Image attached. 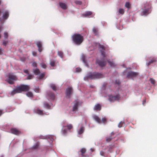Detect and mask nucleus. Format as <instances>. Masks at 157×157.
<instances>
[{"mask_svg": "<svg viewBox=\"0 0 157 157\" xmlns=\"http://www.w3.org/2000/svg\"><path fill=\"white\" fill-rule=\"evenodd\" d=\"M29 86L28 85H21L13 90L11 92V94L12 95H13L15 94L21 93L22 91H27L29 90Z\"/></svg>", "mask_w": 157, "mask_h": 157, "instance_id": "nucleus-1", "label": "nucleus"}, {"mask_svg": "<svg viewBox=\"0 0 157 157\" xmlns=\"http://www.w3.org/2000/svg\"><path fill=\"white\" fill-rule=\"evenodd\" d=\"M74 42L77 44H80L83 40L82 36L80 34H76L72 36Z\"/></svg>", "mask_w": 157, "mask_h": 157, "instance_id": "nucleus-2", "label": "nucleus"}, {"mask_svg": "<svg viewBox=\"0 0 157 157\" xmlns=\"http://www.w3.org/2000/svg\"><path fill=\"white\" fill-rule=\"evenodd\" d=\"M102 77V75L101 74L97 73H91L89 74L86 77H85L84 79L86 80V78H87L90 79L99 78Z\"/></svg>", "mask_w": 157, "mask_h": 157, "instance_id": "nucleus-3", "label": "nucleus"}, {"mask_svg": "<svg viewBox=\"0 0 157 157\" xmlns=\"http://www.w3.org/2000/svg\"><path fill=\"white\" fill-rule=\"evenodd\" d=\"M17 79V77L13 73H10L8 75V78L6 79V81L10 84H13L14 81Z\"/></svg>", "mask_w": 157, "mask_h": 157, "instance_id": "nucleus-4", "label": "nucleus"}, {"mask_svg": "<svg viewBox=\"0 0 157 157\" xmlns=\"http://www.w3.org/2000/svg\"><path fill=\"white\" fill-rule=\"evenodd\" d=\"M93 117L94 119L99 123H104L106 121V119L105 118H103L101 121L99 117L96 115H93Z\"/></svg>", "mask_w": 157, "mask_h": 157, "instance_id": "nucleus-5", "label": "nucleus"}, {"mask_svg": "<svg viewBox=\"0 0 157 157\" xmlns=\"http://www.w3.org/2000/svg\"><path fill=\"white\" fill-rule=\"evenodd\" d=\"M120 98L119 96L117 95L115 96L112 95H109V100L110 101L113 102L116 100H118Z\"/></svg>", "mask_w": 157, "mask_h": 157, "instance_id": "nucleus-6", "label": "nucleus"}, {"mask_svg": "<svg viewBox=\"0 0 157 157\" xmlns=\"http://www.w3.org/2000/svg\"><path fill=\"white\" fill-rule=\"evenodd\" d=\"M138 75V73L135 72H130L127 75V77L128 78H133Z\"/></svg>", "mask_w": 157, "mask_h": 157, "instance_id": "nucleus-7", "label": "nucleus"}, {"mask_svg": "<svg viewBox=\"0 0 157 157\" xmlns=\"http://www.w3.org/2000/svg\"><path fill=\"white\" fill-rule=\"evenodd\" d=\"M11 132L12 133L16 135H18L21 133L18 130L15 128H11Z\"/></svg>", "mask_w": 157, "mask_h": 157, "instance_id": "nucleus-8", "label": "nucleus"}, {"mask_svg": "<svg viewBox=\"0 0 157 157\" xmlns=\"http://www.w3.org/2000/svg\"><path fill=\"white\" fill-rule=\"evenodd\" d=\"M72 92V89L71 87H68L66 90V94L67 96L69 97Z\"/></svg>", "mask_w": 157, "mask_h": 157, "instance_id": "nucleus-9", "label": "nucleus"}, {"mask_svg": "<svg viewBox=\"0 0 157 157\" xmlns=\"http://www.w3.org/2000/svg\"><path fill=\"white\" fill-rule=\"evenodd\" d=\"M36 43L38 48V51L41 52L42 51L41 43L39 41H37L36 42Z\"/></svg>", "mask_w": 157, "mask_h": 157, "instance_id": "nucleus-10", "label": "nucleus"}, {"mask_svg": "<svg viewBox=\"0 0 157 157\" xmlns=\"http://www.w3.org/2000/svg\"><path fill=\"white\" fill-rule=\"evenodd\" d=\"M101 106L99 104L96 105L94 107V109L97 111L100 110L101 109Z\"/></svg>", "mask_w": 157, "mask_h": 157, "instance_id": "nucleus-11", "label": "nucleus"}, {"mask_svg": "<svg viewBox=\"0 0 157 157\" xmlns=\"http://www.w3.org/2000/svg\"><path fill=\"white\" fill-rule=\"evenodd\" d=\"M59 5L61 8L65 10L67 8V5L64 3L60 2L59 3Z\"/></svg>", "mask_w": 157, "mask_h": 157, "instance_id": "nucleus-12", "label": "nucleus"}, {"mask_svg": "<svg viewBox=\"0 0 157 157\" xmlns=\"http://www.w3.org/2000/svg\"><path fill=\"white\" fill-rule=\"evenodd\" d=\"M67 131L66 129V127L63 126L61 130V133L63 135H65L66 134Z\"/></svg>", "mask_w": 157, "mask_h": 157, "instance_id": "nucleus-13", "label": "nucleus"}, {"mask_svg": "<svg viewBox=\"0 0 157 157\" xmlns=\"http://www.w3.org/2000/svg\"><path fill=\"white\" fill-rule=\"evenodd\" d=\"M92 12L90 11H87L85 13H83L82 15L84 17H86L92 15Z\"/></svg>", "mask_w": 157, "mask_h": 157, "instance_id": "nucleus-14", "label": "nucleus"}, {"mask_svg": "<svg viewBox=\"0 0 157 157\" xmlns=\"http://www.w3.org/2000/svg\"><path fill=\"white\" fill-rule=\"evenodd\" d=\"M84 131V128L83 127H81L78 130V134H82Z\"/></svg>", "mask_w": 157, "mask_h": 157, "instance_id": "nucleus-15", "label": "nucleus"}, {"mask_svg": "<svg viewBox=\"0 0 157 157\" xmlns=\"http://www.w3.org/2000/svg\"><path fill=\"white\" fill-rule=\"evenodd\" d=\"M9 16V13L8 12H6L3 16V17L4 19H7Z\"/></svg>", "mask_w": 157, "mask_h": 157, "instance_id": "nucleus-16", "label": "nucleus"}, {"mask_svg": "<svg viewBox=\"0 0 157 157\" xmlns=\"http://www.w3.org/2000/svg\"><path fill=\"white\" fill-rule=\"evenodd\" d=\"M34 73L35 74L37 75L40 73V71L38 69H36L34 70Z\"/></svg>", "mask_w": 157, "mask_h": 157, "instance_id": "nucleus-17", "label": "nucleus"}, {"mask_svg": "<svg viewBox=\"0 0 157 157\" xmlns=\"http://www.w3.org/2000/svg\"><path fill=\"white\" fill-rule=\"evenodd\" d=\"M36 112L37 113L40 115H42L43 113L42 111L39 109H37Z\"/></svg>", "mask_w": 157, "mask_h": 157, "instance_id": "nucleus-18", "label": "nucleus"}, {"mask_svg": "<svg viewBox=\"0 0 157 157\" xmlns=\"http://www.w3.org/2000/svg\"><path fill=\"white\" fill-rule=\"evenodd\" d=\"M78 108H77V105H75L73 108L72 111H76L77 110Z\"/></svg>", "mask_w": 157, "mask_h": 157, "instance_id": "nucleus-19", "label": "nucleus"}, {"mask_svg": "<svg viewBox=\"0 0 157 157\" xmlns=\"http://www.w3.org/2000/svg\"><path fill=\"white\" fill-rule=\"evenodd\" d=\"M98 64L101 67H102L104 66L105 64V62H98Z\"/></svg>", "mask_w": 157, "mask_h": 157, "instance_id": "nucleus-20", "label": "nucleus"}, {"mask_svg": "<svg viewBox=\"0 0 157 157\" xmlns=\"http://www.w3.org/2000/svg\"><path fill=\"white\" fill-rule=\"evenodd\" d=\"M27 96L30 97H32L33 96V94L31 92H28L26 93Z\"/></svg>", "mask_w": 157, "mask_h": 157, "instance_id": "nucleus-21", "label": "nucleus"}, {"mask_svg": "<svg viewBox=\"0 0 157 157\" xmlns=\"http://www.w3.org/2000/svg\"><path fill=\"white\" fill-rule=\"evenodd\" d=\"M67 127L68 130H70L72 128L73 126L71 124H68L67 126Z\"/></svg>", "mask_w": 157, "mask_h": 157, "instance_id": "nucleus-22", "label": "nucleus"}, {"mask_svg": "<svg viewBox=\"0 0 157 157\" xmlns=\"http://www.w3.org/2000/svg\"><path fill=\"white\" fill-rule=\"evenodd\" d=\"M86 150L85 148H82L81 150L80 151L81 152V153L82 154V155H83V154L85 152H86Z\"/></svg>", "mask_w": 157, "mask_h": 157, "instance_id": "nucleus-23", "label": "nucleus"}, {"mask_svg": "<svg viewBox=\"0 0 157 157\" xmlns=\"http://www.w3.org/2000/svg\"><path fill=\"white\" fill-rule=\"evenodd\" d=\"M130 4L128 2H126L125 3V6L126 7H127L128 8H129L130 7Z\"/></svg>", "mask_w": 157, "mask_h": 157, "instance_id": "nucleus-24", "label": "nucleus"}, {"mask_svg": "<svg viewBox=\"0 0 157 157\" xmlns=\"http://www.w3.org/2000/svg\"><path fill=\"white\" fill-rule=\"evenodd\" d=\"M124 13V10L123 9H119V13L120 14H123Z\"/></svg>", "mask_w": 157, "mask_h": 157, "instance_id": "nucleus-25", "label": "nucleus"}, {"mask_svg": "<svg viewBox=\"0 0 157 157\" xmlns=\"http://www.w3.org/2000/svg\"><path fill=\"white\" fill-rule=\"evenodd\" d=\"M39 146V144L36 143L35 145H34L33 147V149H36Z\"/></svg>", "mask_w": 157, "mask_h": 157, "instance_id": "nucleus-26", "label": "nucleus"}, {"mask_svg": "<svg viewBox=\"0 0 157 157\" xmlns=\"http://www.w3.org/2000/svg\"><path fill=\"white\" fill-rule=\"evenodd\" d=\"M51 86L53 90H55L56 89V86L54 84H52L51 85Z\"/></svg>", "mask_w": 157, "mask_h": 157, "instance_id": "nucleus-27", "label": "nucleus"}, {"mask_svg": "<svg viewBox=\"0 0 157 157\" xmlns=\"http://www.w3.org/2000/svg\"><path fill=\"white\" fill-rule=\"evenodd\" d=\"M155 59H153L151 60V61H149L148 63H147V65H149L150 63H151L154 62H155Z\"/></svg>", "mask_w": 157, "mask_h": 157, "instance_id": "nucleus-28", "label": "nucleus"}, {"mask_svg": "<svg viewBox=\"0 0 157 157\" xmlns=\"http://www.w3.org/2000/svg\"><path fill=\"white\" fill-rule=\"evenodd\" d=\"M108 63L111 67H113L114 66V64L113 62L108 61Z\"/></svg>", "mask_w": 157, "mask_h": 157, "instance_id": "nucleus-29", "label": "nucleus"}, {"mask_svg": "<svg viewBox=\"0 0 157 157\" xmlns=\"http://www.w3.org/2000/svg\"><path fill=\"white\" fill-rule=\"evenodd\" d=\"M44 76V74L42 73L40 75L39 77V78L40 79L42 78Z\"/></svg>", "mask_w": 157, "mask_h": 157, "instance_id": "nucleus-30", "label": "nucleus"}, {"mask_svg": "<svg viewBox=\"0 0 157 157\" xmlns=\"http://www.w3.org/2000/svg\"><path fill=\"white\" fill-rule=\"evenodd\" d=\"M148 10H146L142 12V15H146L147 14Z\"/></svg>", "mask_w": 157, "mask_h": 157, "instance_id": "nucleus-31", "label": "nucleus"}, {"mask_svg": "<svg viewBox=\"0 0 157 157\" xmlns=\"http://www.w3.org/2000/svg\"><path fill=\"white\" fill-rule=\"evenodd\" d=\"M33 78V75H28L27 78L28 79H30L32 78Z\"/></svg>", "mask_w": 157, "mask_h": 157, "instance_id": "nucleus-32", "label": "nucleus"}, {"mask_svg": "<svg viewBox=\"0 0 157 157\" xmlns=\"http://www.w3.org/2000/svg\"><path fill=\"white\" fill-rule=\"evenodd\" d=\"M41 66L42 67L44 68H45L46 67V65L44 63H42L41 64Z\"/></svg>", "mask_w": 157, "mask_h": 157, "instance_id": "nucleus-33", "label": "nucleus"}, {"mask_svg": "<svg viewBox=\"0 0 157 157\" xmlns=\"http://www.w3.org/2000/svg\"><path fill=\"white\" fill-rule=\"evenodd\" d=\"M58 55L59 56L61 57L62 58V55H63V53L62 52H58Z\"/></svg>", "mask_w": 157, "mask_h": 157, "instance_id": "nucleus-34", "label": "nucleus"}, {"mask_svg": "<svg viewBox=\"0 0 157 157\" xmlns=\"http://www.w3.org/2000/svg\"><path fill=\"white\" fill-rule=\"evenodd\" d=\"M4 36L5 38H7L8 37V33L6 32H5L4 33Z\"/></svg>", "mask_w": 157, "mask_h": 157, "instance_id": "nucleus-35", "label": "nucleus"}, {"mask_svg": "<svg viewBox=\"0 0 157 157\" xmlns=\"http://www.w3.org/2000/svg\"><path fill=\"white\" fill-rule=\"evenodd\" d=\"M44 105L45 107L47 108H49L50 107V105L47 103L44 104Z\"/></svg>", "mask_w": 157, "mask_h": 157, "instance_id": "nucleus-36", "label": "nucleus"}, {"mask_svg": "<svg viewBox=\"0 0 157 157\" xmlns=\"http://www.w3.org/2000/svg\"><path fill=\"white\" fill-rule=\"evenodd\" d=\"M81 71V68H76V72H79Z\"/></svg>", "mask_w": 157, "mask_h": 157, "instance_id": "nucleus-37", "label": "nucleus"}, {"mask_svg": "<svg viewBox=\"0 0 157 157\" xmlns=\"http://www.w3.org/2000/svg\"><path fill=\"white\" fill-rule=\"evenodd\" d=\"M150 81L151 82L152 84H155V80L154 79H153L152 78H150Z\"/></svg>", "mask_w": 157, "mask_h": 157, "instance_id": "nucleus-38", "label": "nucleus"}, {"mask_svg": "<svg viewBox=\"0 0 157 157\" xmlns=\"http://www.w3.org/2000/svg\"><path fill=\"white\" fill-rule=\"evenodd\" d=\"M123 123L122 122H120L119 124H118V126L119 128H121L122 127V125L123 124Z\"/></svg>", "mask_w": 157, "mask_h": 157, "instance_id": "nucleus-39", "label": "nucleus"}, {"mask_svg": "<svg viewBox=\"0 0 157 157\" xmlns=\"http://www.w3.org/2000/svg\"><path fill=\"white\" fill-rule=\"evenodd\" d=\"M82 59L84 63H85V56L82 55Z\"/></svg>", "mask_w": 157, "mask_h": 157, "instance_id": "nucleus-40", "label": "nucleus"}, {"mask_svg": "<svg viewBox=\"0 0 157 157\" xmlns=\"http://www.w3.org/2000/svg\"><path fill=\"white\" fill-rule=\"evenodd\" d=\"M3 50L0 48V55H2L3 54Z\"/></svg>", "mask_w": 157, "mask_h": 157, "instance_id": "nucleus-41", "label": "nucleus"}, {"mask_svg": "<svg viewBox=\"0 0 157 157\" xmlns=\"http://www.w3.org/2000/svg\"><path fill=\"white\" fill-rule=\"evenodd\" d=\"M32 66L34 67H36L37 64L35 62H33L32 63Z\"/></svg>", "mask_w": 157, "mask_h": 157, "instance_id": "nucleus-42", "label": "nucleus"}, {"mask_svg": "<svg viewBox=\"0 0 157 157\" xmlns=\"http://www.w3.org/2000/svg\"><path fill=\"white\" fill-rule=\"evenodd\" d=\"M55 64V62L54 61L51 62L50 63V65L52 66H53Z\"/></svg>", "mask_w": 157, "mask_h": 157, "instance_id": "nucleus-43", "label": "nucleus"}, {"mask_svg": "<svg viewBox=\"0 0 157 157\" xmlns=\"http://www.w3.org/2000/svg\"><path fill=\"white\" fill-rule=\"evenodd\" d=\"M93 31L94 33L96 34V33L97 31L96 29L95 28H94L93 29Z\"/></svg>", "mask_w": 157, "mask_h": 157, "instance_id": "nucleus-44", "label": "nucleus"}, {"mask_svg": "<svg viewBox=\"0 0 157 157\" xmlns=\"http://www.w3.org/2000/svg\"><path fill=\"white\" fill-rule=\"evenodd\" d=\"M7 41H4L3 42V44L4 45H6L7 44Z\"/></svg>", "mask_w": 157, "mask_h": 157, "instance_id": "nucleus-45", "label": "nucleus"}, {"mask_svg": "<svg viewBox=\"0 0 157 157\" xmlns=\"http://www.w3.org/2000/svg\"><path fill=\"white\" fill-rule=\"evenodd\" d=\"M104 154H105V152L102 151H101L100 152V155L102 156H103Z\"/></svg>", "mask_w": 157, "mask_h": 157, "instance_id": "nucleus-46", "label": "nucleus"}, {"mask_svg": "<svg viewBox=\"0 0 157 157\" xmlns=\"http://www.w3.org/2000/svg\"><path fill=\"white\" fill-rule=\"evenodd\" d=\"M51 97V98L52 99H53L54 98V95H53V94H51V95L50 96Z\"/></svg>", "mask_w": 157, "mask_h": 157, "instance_id": "nucleus-47", "label": "nucleus"}, {"mask_svg": "<svg viewBox=\"0 0 157 157\" xmlns=\"http://www.w3.org/2000/svg\"><path fill=\"white\" fill-rule=\"evenodd\" d=\"M24 72L25 73L28 74V71L27 70H25L24 71Z\"/></svg>", "mask_w": 157, "mask_h": 157, "instance_id": "nucleus-48", "label": "nucleus"}, {"mask_svg": "<svg viewBox=\"0 0 157 157\" xmlns=\"http://www.w3.org/2000/svg\"><path fill=\"white\" fill-rule=\"evenodd\" d=\"M111 138H107V139H106V140L107 141H109L111 140Z\"/></svg>", "mask_w": 157, "mask_h": 157, "instance_id": "nucleus-49", "label": "nucleus"}, {"mask_svg": "<svg viewBox=\"0 0 157 157\" xmlns=\"http://www.w3.org/2000/svg\"><path fill=\"white\" fill-rule=\"evenodd\" d=\"M33 55L34 56H35L36 55V52H33Z\"/></svg>", "mask_w": 157, "mask_h": 157, "instance_id": "nucleus-50", "label": "nucleus"}, {"mask_svg": "<svg viewBox=\"0 0 157 157\" xmlns=\"http://www.w3.org/2000/svg\"><path fill=\"white\" fill-rule=\"evenodd\" d=\"M76 4H80L81 3V2H80L79 1H77V2H76Z\"/></svg>", "mask_w": 157, "mask_h": 157, "instance_id": "nucleus-51", "label": "nucleus"}, {"mask_svg": "<svg viewBox=\"0 0 157 157\" xmlns=\"http://www.w3.org/2000/svg\"><path fill=\"white\" fill-rule=\"evenodd\" d=\"M90 150L91 151V152H93V151H94V148H91L90 149Z\"/></svg>", "mask_w": 157, "mask_h": 157, "instance_id": "nucleus-52", "label": "nucleus"}, {"mask_svg": "<svg viewBox=\"0 0 157 157\" xmlns=\"http://www.w3.org/2000/svg\"><path fill=\"white\" fill-rule=\"evenodd\" d=\"M101 55H102L103 57H104V55H105V53L104 52H102L101 53Z\"/></svg>", "mask_w": 157, "mask_h": 157, "instance_id": "nucleus-53", "label": "nucleus"}, {"mask_svg": "<svg viewBox=\"0 0 157 157\" xmlns=\"http://www.w3.org/2000/svg\"><path fill=\"white\" fill-rule=\"evenodd\" d=\"M100 47L102 49L104 48V47L103 46H102V45H100Z\"/></svg>", "mask_w": 157, "mask_h": 157, "instance_id": "nucleus-54", "label": "nucleus"}, {"mask_svg": "<svg viewBox=\"0 0 157 157\" xmlns=\"http://www.w3.org/2000/svg\"><path fill=\"white\" fill-rule=\"evenodd\" d=\"M2 114V111L0 110V116Z\"/></svg>", "mask_w": 157, "mask_h": 157, "instance_id": "nucleus-55", "label": "nucleus"}, {"mask_svg": "<svg viewBox=\"0 0 157 157\" xmlns=\"http://www.w3.org/2000/svg\"><path fill=\"white\" fill-rule=\"evenodd\" d=\"M37 91H36V92H38V88H37Z\"/></svg>", "mask_w": 157, "mask_h": 157, "instance_id": "nucleus-56", "label": "nucleus"}, {"mask_svg": "<svg viewBox=\"0 0 157 157\" xmlns=\"http://www.w3.org/2000/svg\"><path fill=\"white\" fill-rule=\"evenodd\" d=\"M111 134H114V133H113V132H112L111 133Z\"/></svg>", "mask_w": 157, "mask_h": 157, "instance_id": "nucleus-57", "label": "nucleus"}, {"mask_svg": "<svg viewBox=\"0 0 157 157\" xmlns=\"http://www.w3.org/2000/svg\"><path fill=\"white\" fill-rule=\"evenodd\" d=\"M49 136L50 137H52V136H52V135H50Z\"/></svg>", "mask_w": 157, "mask_h": 157, "instance_id": "nucleus-58", "label": "nucleus"}, {"mask_svg": "<svg viewBox=\"0 0 157 157\" xmlns=\"http://www.w3.org/2000/svg\"><path fill=\"white\" fill-rule=\"evenodd\" d=\"M1 1H0V4H1Z\"/></svg>", "mask_w": 157, "mask_h": 157, "instance_id": "nucleus-59", "label": "nucleus"}]
</instances>
